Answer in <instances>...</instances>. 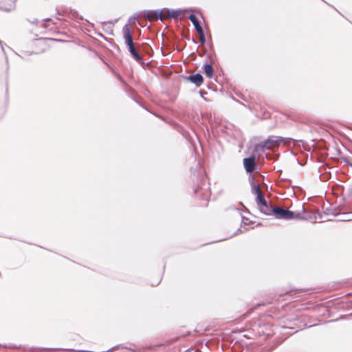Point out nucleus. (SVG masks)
I'll use <instances>...</instances> for the list:
<instances>
[{
    "label": "nucleus",
    "instance_id": "7ed1b4c3",
    "mask_svg": "<svg viewBox=\"0 0 352 352\" xmlns=\"http://www.w3.org/2000/svg\"><path fill=\"white\" fill-rule=\"evenodd\" d=\"M131 28L132 26L131 23H126L122 28L123 37L126 45H131V44L134 43L132 37Z\"/></svg>",
    "mask_w": 352,
    "mask_h": 352
},
{
    "label": "nucleus",
    "instance_id": "ddd939ff",
    "mask_svg": "<svg viewBox=\"0 0 352 352\" xmlns=\"http://www.w3.org/2000/svg\"><path fill=\"white\" fill-rule=\"evenodd\" d=\"M147 19L149 21H155V20H157L158 19V16H157L156 14L151 13V14H148L147 15Z\"/></svg>",
    "mask_w": 352,
    "mask_h": 352
},
{
    "label": "nucleus",
    "instance_id": "20e7f679",
    "mask_svg": "<svg viewBox=\"0 0 352 352\" xmlns=\"http://www.w3.org/2000/svg\"><path fill=\"white\" fill-rule=\"evenodd\" d=\"M243 165L248 173H252L255 169V159L253 157L243 159Z\"/></svg>",
    "mask_w": 352,
    "mask_h": 352
},
{
    "label": "nucleus",
    "instance_id": "9b49d317",
    "mask_svg": "<svg viewBox=\"0 0 352 352\" xmlns=\"http://www.w3.org/2000/svg\"><path fill=\"white\" fill-rule=\"evenodd\" d=\"M256 203L258 206L265 205V204L267 203V201L264 198L263 194L256 197Z\"/></svg>",
    "mask_w": 352,
    "mask_h": 352
},
{
    "label": "nucleus",
    "instance_id": "f8f14e48",
    "mask_svg": "<svg viewBox=\"0 0 352 352\" xmlns=\"http://www.w3.org/2000/svg\"><path fill=\"white\" fill-rule=\"evenodd\" d=\"M199 36V41L200 42L204 44L205 43V36H204V30H201L200 31H198L197 32Z\"/></svg>",
    "mask_w": 352,
    "mask_h": 352
},
{
    "label": "nucleus",
    "instance_id": "f03ea898",
    "mask_svg": "<svg viewBox=\"0 0 352 352\" xmlns=\"http://www.w3.org/2000/svg\"><path fill=\"white\" fill-rule=\"evenodd\" d=\"M285 140L280 137H270L267 140L261 143V146L266 149H273L278 147Z\"/></svg>",
    "mask_w": 352,
    "mask_h": 352
},
{
    "label": "nucleus",
    "instance_id": "1a4fd4ad",
    "mask_svg": "<svg viewBox=\"0 0 352 352\" xmlns=\"http://www.w3.org/2000/svg\"><path fill=\"white\" fill-rule=\"evenodd\" d=\"M258 208L261 212L265 214H272V208H270L267 205V203H265V205H260Z\"/></svg>",
    "mask_w": 352,
    "mask_h": 352
},
{
    "label": "nucleus",
    "instance_id": "6e6552de",
    "mask_svg": "<svg viewBox=\"0 0 352 352\" xmlns=\"http://www.w3.org/2000/svg\"><path fill=\"white\" fill-rule=\"evenodd\" d=\"M204 69L207 77H208L209 78H212L214 70L211 65L206 64L204 67Z\"/></svg>",
    "mask_w": 352,
    "mask_h": 352
},
{
    "label": "nucleus",
    "instance_id": "9d476101",
    "mask_svg": "<svg viewBox=\"0 0 352 352\" xmlns=\"http://www.w3.org/2000/svg\"><path fill=\"white\" fill-rule=\"evenodd\" d=\"M252 193L255 194L256 195V197L263 194V192L261 190L259 186L256 185V184H254L252 186Z\"/></svg>",
    "mask_w": 352,
    "mask_h": 352
},
{
    "label": "nucleus",
    "instance_id": "2eb2a0df",
    "mask_svg": "<svg viewBox=\"0 0 352 352\" xmlns=\"http://www.w3.org/2000/svg\"><path fill=\"white\" fill-rule=\"evenodd\" d=\"M261 305H265V303L258 304V305H257V306H261Z\"/></svg>",
    "mask_w": 352,
    "mask_h": 352
},
{
    "label": "nucleus",
    "instance_id": "0eeeda50",
    "mask_svg": "<svg viewBox=\"0 0 352 352\" xmlns=\"http://www.w3.org/2000/svg\"><path fill=\"white\" fill-rule=\"evenodd\" d=\"M127 46H128L129 50L130 53L131 54V55L133 56V57L138 61L141 60L142 58L138 53L137 50H135L134 43L131 44V45H128Z\"/></svg>",
    "mask_w": 352,
    "mask_h": 352
},
{
    "label": "nucleus",
    "instance_id": "4468645a",
    "mask_svg": "<svg viewBox=\"0 0 352 352\" xmlns=\"http://www.w3.org/2000/svg\"><path fill=\"white\" fill-rule=\"evenodd\" d=\"M169 16L172 18H176L178 16V13L176 11H172L170 14H169Z\"/></svg>",
    "mask_w": 352,
    "mask_h": 352
},
{
    "label": "nucleus",
    "instance_id": "39448f33",
    "mask_svg": "<svg viewBox=\"0 0 352 352\" xmlns=\"http://www.w3.org/2000/svg\"><path fill=\"white\" fill-rule=\"evenodd\" d=\"M188 79L192 83L195 84L197 86H200L204 82L203 76L200 74H196L194 75H190L188 77Z\"/></svg>",
    "mask_w": 352,
    "mask_h": 352
},
{
    "label": "nucleus",
    "instance_id": "f257e3e1",
    "mask_svg": "<svg viewBox=\"0 0 352 352\" xmlns=\"http://www.w3.org/2000/svg\"><path fill=\"white\" fill-rule=\"evenodd\" d=\"M272 214L277 219H282L286 220L298 218L299 217L298 214H297L292 211H290L287 209H283L280 207H274L272 208Z\"/></svg>",
    "mask_w": 352,
    "mask_h": 352
},
{
    "label": "nucleus",
    "instance_id": "423d86ee",
    "mask_svg": "<svg viewBox=\"0 0 352 352\" xmlns=\"http://www.w3.org/2000/svg\"><path fill=\"white\" fill-rule=\"evenodd\" d=\"M188 19H190V21L192 23V24L194 25L195 26V28L197 32L198 31H200L201 30H203V28H201V26L199 24V22L198 21V19L197 18V16L195 15V14H190L189 16H188Z\"/></svg>",
    "mask_w": 352,
    "mask_h": 352
}]
</instances>
